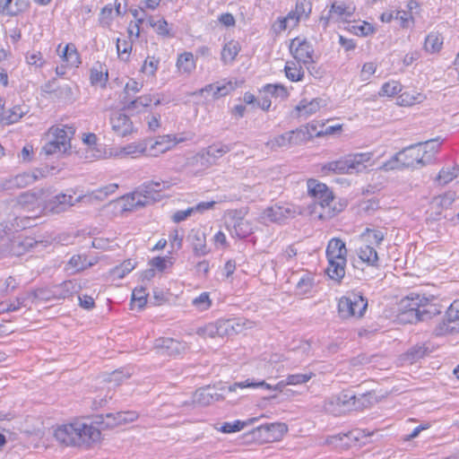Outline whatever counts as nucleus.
Returning <instances> with one entry per match:
<instances>
[{
	"label": "nucleus",
	"mask_w": 459,
	"mask_h": 459,
	"mask_svg": "<svg viewBox=\"0 0 459 459\" xmlns=\"http://www.w3.org/2000/svg\"><path fill=\"white\" fill-rule=\"evenodd\" d=\"M366 401L368 402V398L365 394L357 397L351 392L343 391L326 398L324 402V410L329 414L341 416L353 410L362 409L366 406Z\"/></svg>",
	"instance_id": "423d86ee"
},
{
	"label": "nucleus",
	"mask_w": 459,
	"mask_h": 459,
	"mask_svg": "<svg viewBox=\"0 0 459 459\" xmlns=\"http://www.w3.org/2000/svg\"><path fill=\"white\" fill-rule=\"evenodd\" d=\"M243 82L238 80H224L215 83L208 84L204 88L201 89V93H211L215 99L224 97L230 94L238 87L242 85Z\"/></svg>",
	"instance_id": "393cba45"
},
{
	"label": "nucleus",
	"mask_w": 459,
	"mask_h": 459,
	"mask_svg": "<svg viewBox=\"0 0 459 459\" xmlns=\"http://www.w3.org/2000/svg\"><path fill=\"white\" fill-rule=\"evenodd\" d=\"M148 145L145 140L131 142L124 145H111V159H137L147 155Z\"/></svg>",
	"instance_id": "9b49d317"
},
{
	"label": "nucleus",
	"mask_w": 459,
	"mask_h": 459,
	"mask_svg": "<svg viewBox=\"0 0 459 459\" xmlns=\"http://www.w3.org/2000/svg\"><path fill=\"white\" fill-rule=\"evenodd\" d=\"M212 165V161L203 152H200L187 156L180 169L184 170L187 176L201 177Z\"/></svg>",
	"instance_id": "ddd939ff"
},
{
	"label": "nucleus",
	"mask_w": 459,
	"mask_h": 459,
	"mask_svg": "<svg viewBox=\"0 0 459 459\" xmlns=\"http://www.w3.org/2000/svg\"><path fill=\"white\" fill-rule=\"evenodd\" d=\"M321 173L324 176H329L331 174H350L347 156L322 164Z\"/></svg>",
	"instance_id": "2f4dec72"
},
{
	"label": "nucleus",
	"mask_w": 459,
	"mask_h": 459,
	"mask_svg": "<svg viewBox=\"0 0 459 459\" xmlns=\"http://www.w3.org/2000/svg\"><path fill=\"white\" fill-rule=\"evenodd\" d=\"M459 175V167L453 166L442 169L437 177V181L440 185H446Z\"/></svg>",
	"instance_id": "e2e57ef3"
},
{
	"label": "nucleus",
	"mask_w": 459,
	"mask_h": 459,
	"mask_svg": "<svg viewBox=\"0 0 459 459\" xmlns=\"http://www.w3.org/2000/svg\"><path fill=\"white\" fill-rule=\"evenodd\" d=\"M78 431L77 421H74L57 427L54 432V436L56 440L60 444L77 446Z\"/></svg>",
	"instance_id": "a878e982"
},
{
	"label": "nucleus",
	"mask_w": 459,
	"mask_h": 459,
	"mask_svg": "<svg viewBox=\"0 0 459 459\" xmlns=\"http://www.w3.org/2000/svg\"><path fill=\"white\" fill-rule=\"evenodd\" d=\"M39 244L40 243L34 241L30 238H27L23 240L15 239L11 244L10 254L15 256H20L25 252L38 247Z\"/></svg>",
	"instance_id": "c03bdc74"
},
{
	"label": "nucleus",
	"mask_w": 459,
	"mask_h": 459,
	"mask_svg": "<svg viewBox=\"0 0 459 459\" xmlns=\"http://www.w3.org/2000/svg\"><path fill=\"white\" fill-rule=\"evenodd\" d=\"M147 203L148 200L145 196H143L140 192H134L111 202L109 205H113L115 209L119 212H126L134 210L139 206H143Z\"/></svg>",
	"instance_id": "b1692460"
},
{
	"label": "nucleus",
	"mask_w": 459,
	"mask_h": 459,
	"mask_svg": "<svg viewBox=\"0 0 459 459\" xmlns=\"http://www.w3.org/2000/svg\"><path fill=\"white\" fill-rule=\"evenodd\" d=\"M77 284L73 281H64L60 286L56 287L54 290V295L59 299L69 297L77 291Z\"/></svg>",
	"instance_id": "69168bd1"
},
{
	"label": "nucleus",
	"mask_w": 459,
	"mask_h": 459,
	"mask_svg": "<svg viewBox=\"0 0 459 459\" xmlns=\"http://www.w3.org/2000/svg\"><path fill=\"white\" fill-rule=\"evenodd\" d=\"M440 142L433 139L401 151L404 168H419L429 164L440 148Z\"/></svg>",
	"instance_id": "7ed1b4c3"
},
{
	"label": "nucleus",
	"mask_w": 459,
	"mask_h": 459,
	"mask_svg": "<svg viewBox=\"0 0 459 459\" xmlns=\"http://www.w3.org/2000/svg\"><path fill=\"white\" fill-rule=\"evenodd\" d=\"M183 142L175 134H163L157 136L153 143L148 147L147 155L158 157L172 150L179 143Z\"/></svg>",
	"instance_id": "6ab92c4d"
},
{
	"label": "nucleus",
	"mask_w": 459,
	"mask_h": 459,
	"mask_svg": "<svg viewBox=\"0 0 459 459\" xmlns=\"http://www.w3.org/2000/svg\"><path fill=\"white\" fill-rule=\"evenodd\" d=\"M190 241L194 250V253L198 255H205L209 253V249L206 246L205 235L202 231H192L190 235Z\"/></svg>",
	"instance_id": "37998d69"
},
{
	"label": "nucleus",
	"mask_w": 459,
	"mask_h": 459,
	"mask_svg": "<svg viewBox=\"0 0 459 459\" xmlns=\"http://www.w3.org/2000/svg\"><path fill=\"white\" fill-rule=\"evenodd\" d=\"M385 238L383 230L375 229H366L359 236L362 243L377 247L380 245Z\"/></svg>",
	"instance_id": "8fccbe9b"
},
{
	"label": "nucleus",
	"mask_w": 459,
	"mask_h": 459,
	"mask_svg": "<svg viewBox=\"0 0 459 459\" xmlns=\"http://www.w3.org/2000/svg\"><path fill=\"white\" fill-rule=\"evenodd\" d=\"M174 264V258L171 256H157L153 257L150 261L151 267L154 268L159 272H164L167 269L172 267Z\"/></svg>",
	"instance_id": "338daca9"
},
{
	"label": "nucleus",
	"mask_w": 459,
	"mask_h": 459,
	"mask_svg": "<svg viewBox=\"0 0 459 459\" xmlns=\"http://www.w3.org/2000/svg\"><path fill=\"white\" fill-rule=\"evenodd\" d=\"M210 292L204 291L192 300L193 307L200 312L208 310L212 305Z\"/></svg>",
	"instance_id": "680f3d73"
},
{
	"label": "nucleus",
	"mask_w": 459,
	"mask_h": 459,
	"mask_svg": "<svg viewBox=\"0 0 459 459\" xmlns=\"http://www.w3.org/2000/svg\"><path fill=\"white\" fill-rule=\"evenodd\" d=\"M291 146L301 145L310 141V134L303 127L289 131Z\"/></svg>",
	"instance_id": "0e129e2a"
},
{
	"label": "nucleus",
	"mask_w": 459,
	"mask_h": 459,
	"mask_svg": "<svg viewBox=\"0 0 459 459\" xmlns=\"http://www.w3.org/2000/svg\"><path fill=\"white\" fill-rule=\"evenodd\" d=\"M48 191L39 189L37 191L24 192L17 198V205L23 211L32 212L33 217L45 214V202Z\"/></svg>",
	"instance_id": "9d476101"
},
{
	"label": "nucleus",
	"mask_w": 459,
	"mask_h": 459,
	"mask_svg": "<svg viewBox=\"0 0 459 459\" xmlns=\"http://www.w3.org/2000/svg\"><path fill=\"white\" fill-rule=\"evenodd\" d=\"M325 253L328 262L325 272L330 279L339 282L345 275L346 245L341 238H333L328 241Z\"/></svg>",
	"instance_id": "20e7f679"
},
{
	"label": "nucleus",
	"mask_w": 459,
	"mask_h": 459,
	"mask_svg": "<svg viewBox=\"0 0 459 459\" xmlns=\"http://www.w3.org/2000/svg\"><path fill=\"white\" fill-rule=\"evenodd\" d=\"M368 307V301L359 293H349L338 301V313L342 318H359Z\"/></svg>",
	"instance_id": "1a4fd4ad"
},
{
	"label": "nucleus",
	"mask_w": 459,
	"mask_h": 459,
	"mask_svg": "<svg viewBox=\"0 0 459 459\" xmlns=\"http://www.w3.org/2000/svg\"><path fill=\"white\" fill-rule=\"evenodd\" d=\"M354 7L344 3H334L332 4L329 14L326 17H321L320 22L325 28L330 22H347L353 14Z\"/></svg>",
	"instance_id": "412c9836"
},
{
	"label": "nucleus",
	"mask_w": 459,
	"mask_h": 459,
	"mask_svg": "<svg viewBox=\"0 0 459 459\" xmlns=\"http://www.w3.org/2000/svg\"><path fill=\"white\" fill-rule=\"evenodd\" d=\"M254 326V322L245 318L220 319L198 327L196 329V334L203 339L224 338L226 336L241 333L245 330L251 329Z\"/></svg>",
	"instance_id": "f257e3e1"
},
{
	"label": "nucleus",
	"mask_w": 459,
	"mask_h": 459,
	"mask_svg": "<svg viewBox=\"0 0 459 459\" xmlns=\"http://www.w3.org/2000/svg\"><path fill=\"white\" fill-rule=\"evenodd\" d=\"M286 385L284 384V380L279 382L276 385H271L270 384H267L266 382H264V380L262 381H253L251 379H247L245 381H242V382H238V383H235L229 386V391L230 392H235L237 390V388H257V387H264L267 390H277V391H281V388L283 386H285Z\"/></svg>",
	"instance_id": "473e14b6"
},
{
	"label": "nucleus",
	"mask_w": 459,
	"mask_h": 459,
	"mask_svg": "<svg viewBox=\"0 0 459 459\" xmlns=\"http://www.w3.org/2000/svg\"><path fill=\"white\" fill-rule=\"evenodd\" d=\"M69 128L64 126H55L47 133V142L43 146V152L47 155H61L71 147Z\"/></svg>",
	"instance_id": "0eeeda50"
},
{
	"label": "nucleus",
	"mask_w": 459,
	"mask_h": 459,
	"mask_svg": "<svg viewBox=\"0 0 459 459\" xmlns=\"http://www.w3.org/2000/svg\"><path fill=\"white\" fill-rule=\"evenodd\" d=\"M118 186L117 184H109L96 190L91 191V193L79 195L76 198V201L83 203L85 204H93L97 202H101L105 200L108 195L114 194Z\"/></svg>",
	"instance_id": "c756f323"
},
{
	"label": "nucleus",
	"mask_w": 459,
	"mask_h": 459,
	"mask_svg": "<svg viewBox=\"0 0 459 459\" xmlns=\"http://www.w3.org/2000/svg\"><path fill=\"white\" fill-rule=\"evenodd\" d=\"M290 51L297 62L308 64L313 62L314 49L311 44L303 38H295L290 41Z\"/></svg>",
	"instance_id": "a211bd4d"
},
{
	"label": "nucleus",
	"mask_w": 459,
	"mask_h": 459,
	"mask_svg": "<svg viewBox=\"0 0 459 459\" xmlns=\"http://www.w3.org/2000/svg\"><path fill=\"white\" fill-rule=\"evenodd\" d=\"M266 146L273 151L291 147L289 132L272 137L267 141Z\"/></svg>",
	"instance_id": "5fc2aeb1"
},
{
	"label": "nucleus",
	"mask_w": 459,
	"mask_h": 459,
	"mask_svg": "<svg viewBox=\"0 0 459 459\" xmlns=\"http://www.w3.org/2000/svg\"><path fill=\"white\" fill-rule=\"evenodd\" d=\"M56 53L62 62V65L56 69L57 74L64 75L65 68H76L81 65L80 55L74 44L65 46L59 44L56 48Z\"/></svg>",
	"instance_id": "f8f14e48"
},
{
	"label": "nucleus",
	"mask_w": 459,
	"mask_h": 459,
	"mask_svg": "<svg viewBox=\"0 0 459 459\" xmlns=\"http://www.w3.org/2000/svg\"><path fill=\"white\" fill-rule=\"evenodd\" d=\"M359 260L368 265L376 266L378 262V255L376 247L362 243L357 250Z\"/></svg>",
	"instance_id": "4c0bfd02"
},
{
	"label": "nucleus",
	"mask_w": 459,
	"mask_h": 459,
	"mask_svg": "<svg viewBox=\"0 0 459 459\" xmlns=\"http://www.w3.org/2000/svg\"><path fill=\"white\" fill-rule=\"evenodd\" d=\"M148 292L143 286L136 287L132 293L131 305L133 308L142 309L147 302Z\"/></svg>",
	"instance_id": "6e6d98bb"
},
{
	"label": "nucleus",
	"mask_w": 459,
	"mask_h": 459,
	"mask_svg": "<svg viewBox=\"0 0 459 459\" xmlns=\"http://www.w3.org/2000/svg\"><path fill=\"white\" fill-rule=\"evenodd\" d=\"M308 194L318 202L324 209V212L319 213L320 219L332 218L342 212L346 206L345 202H336L333 192L329 187L316 179H308L307 182Z\"/></svg>",
	"instance_id": "f03ea898"
},
{
	"label": "nucleus",
	"mask_w": 459,
	"mask_h": 459,
	"mask_svg": "<svg viewBox=\"0 0 459 459\" xmlns=\"http://www.w3.org/2000/svg\"><path fill=\"white\" fill-rule=\"evenodd\" d=\"M28 108L25 105H17L5 110L2 114V122L7 125L18 122L26 113Z\"/></svg>",
	"instance_id": "de8ad7c7"
},
{
	"label": "nucleus",
	"mask_w": 459,
	"mask_h": 459,
	"mask_svg": "<svg viewBox=\"0 0 459 459\" xmlns=\"http://www.w3.org/2000/svg\"><path fill=\"white\" fill-rule=\"evenodd\" d=\"M326 105L327 102L323 98L303 99L295 107V114L299 118L307 119L318 113Z\"/></svg>",
	"instance_id": "4be33fe9"
},
{
	"label": "nucleus",
	"mask_w": 459,
	"mask_h": 459,
	"mask_svg": "<svg viewBox=\"0 0 459 459\" xmlns=\"http://www.w3.org/2000/svg\"><path fill=\"white\" fill-rule=\"evenodd\" d=\"M155 348L162 354L178 356L188 350V345L178 340L160 338L155 342Z\"/></svg>",
	"instance_id": "bb28decb"
},
{
	"label": "nucleus",
	"mask_w": 459,
	"mask_h": 459,
	"mask_svg": "<svg viewBox=\"0 0 459 459\" xmlns=\"http://www.w3.org/2000/svg\"><path fill=\"white\" fill-rule=\"evenodd\" d=\"M404 169L401 152L393 155L388 160L385 161L378 169L380 171L388 172L392 170H399Z\"/></svg>",
	"instance_id": "13d9d810"
},
{
	"label": "nucleus",
	"mask_w": 459,
	"mask_h": 459,
	"mask_svg": "<svg viewBox=\"0 0 459 459\" xmlns=\"http://www.w3.org/2000/svg\"><path fill=\"white\" fill-rule=\"evenodd\" d=\"M77 446H90L100 441L101 432L94 425L77 420Z\"/></svg>",
	"instance_id": "5701e85b"
},
{
	"label": "nucleus",
	"mask_w": 459,
	"mask_h": 459,
	"mask_svg": "<svg viewBox=\"0 0 459 459\" xmlns=\"http://www.w3.org/2000/svg\"><path fill=\"white\" fill-rule=\"evenodd\" d=\"M403 307L407 309L410 321L425 320L441 313V307L434 297H427L411 293L402 301Z\"/></svg>",
	"instance_id": "39448f33"
},
{
	"label": "nucleus",
	"mask_w": 459,
	"mask_h": 459,
	"mask_svg": "<svg viewBox=\"0 0 459 459\" xmlns=\"http://www.w3.org/2000/svg\"><path fill=\"white\" fill-rule=\"evenodd\" d=\"M160 57L147 56L140 67V74L147 80H154L160 67Z\"/></svg>",
	"instance_id": "72a5a7b5"
},
{
	"label": "nucleus",
	"mask_w": 459,
	"mask_h": 459,
	"mask_svg": "<svg viewBox=\"0 0 459 459\" xmlns=\"http://www.w3.org/2000/svg\"><path fill=\"white\" fill-rule=\"evenodd\" d=\"M175 65L179 76L188 77L196 68V58L192 52L185 51L178 55Z\"/></svg>",
	"instance_id": "7c9ffc66"
},
{
	"label": "nucleus",
	"mask_w": 459,
	"mask_h": 459,
	"mask_svg": "<svg viewBox=\"0 0 459 459\" xmlns=\"http://www.w3.org/2000/svg\"><path fill=\"white\" fill-rule=\"evenodd\" d=\"M229 152L230 147L225 144H214L203 151L204 154H205V156L208 157L211 161H212V164L217 159L222 157Z\"/></svg>",
	"instance_id": "052dcab7"
},
{
	"label": "nucleus",
	"mask_w": 459,
	"mask_h": 459,
	"mask_svg": "<svg viewBox=\"0 0 459 459\" xmlns=\"http://www.w3.org/2000/svg\"><path fill=\"white\" fill-rule=\"evenodd\" d=\"M138 418L135 411H119L106 415V424L109 427H117L134 421Z\"/></svg>",
	"instance_id": "f704fd0d"
},
{
	"label": "nucleus",
	"mask_w": 459,
	"mask_h": 459,
	"mask_svg": "<svg viewBox=\"0 0 459 459\" xmlns=\"http://www.w3.org/2000/svg\"><path fill=\"white\" fill-rule=\"evenodd\" d=\"M221 399V394L213 392V390L209 387L199 389L194 394V402L200 405H209Z\"/></svg>",
	"instance_id": "ea45409f"
},
{
	"label": "nucleus",
	"mask_w": 459,
	"mask_h": 459,
	"mask_svg": "<svg viewBox=\"0 0 459 459\" xmlns=\"http://www.w3.org/2000/svg\"><path fill=\"white\" fill-rule=\"evenodd\" d=\"M424 100L425 96L420 92L414 91H404L398 96L397 104L400 106H412L422 102Z\"/></svg>",
	"instance_id": "864d4df0"
},
{
	"label": "nucleus",
	"mask_w": 459,
	"mask_h": 459,
	"mask_svg": "<svg viewBox=\"0 0 459 459\" xmlns=\"http://www.w3.org/2000/svg\"><path fill=\"white\" fill-rule=\"evenodd\" d=\"M240 51V45L236 40H230L223 45L221 53V61L225 65L232 64Z\"/></svg>",
	"instance_id": "79ce46f5"
},
{
	"label": "nucleus",
	"mask_w": 459,
	"mask_h": 459,
	"mask_svg": "<svg viewBox=\"0 0 459 459\" xmlns=\"http://www.w3.org/2000/svg\"><path fill=\"white\" fill-rule=\"evenodd\" d=\"M385 152L380 153L375 158V153L372 152H357L347 155L350 174L354 172H361L368 167L376 164V161L384 156Z\"/></svg>",
	"instance_id": "dca6fc26"
},
{
	"label": "nucleus",
	"mask_w": 459,
	"mask_h": 459,
	"mask_svg": "<svg viewBox=\"0 0 459 459\" xmlns=\"http://www.w3.org/2000/svg\"><path fill=\"white\" fill-rule=\"evenodd\" d=\"M108 80V69L101 64L93 65L90 70L91 84L95 87L105 88Z\"/></svg>",
	"instance_id": "c9c22d12"
},
{
	"label": "nucleus",
	"mask_w": 459,
	"mask_h": 459,
	"mask_svg": "<svg viewBox=\"0 0 459 459\" xmlns=\"http://www.w3.org/2000/svg\"><path fill=\"white\" fill-rule=\"evenodd\" d=\"M257 420H258V418H249L247 420H237L232 422H224L218 429V430L222 433H226V434L235 433V432L241 431L242 429H244L245 428H247L248 426L253 425Z\"/></svg>",
	"instance_id": "a18cd8bd"
},
{
	"label": "nucleus",
	"mask_w": 459,
	"mask_h": 459,
	"mask_svg": "<svg viewBox=\"0 0 459 459\" xmlns=\"http://www.w3.org/2000/svg\"><path fill=\"white\" fill-rule=\"evenodd\" d=\"M299 23L297 17L290 12L286 16L278 17L273 24V29L276 33H281L295 28Z\"/></svg>",
	"instance_id": "49530a36"
},
{
	"label": "nucleus",
	"mask_w": 459,
	"mask_h": 459,
	"mask_svg": "<svg viewBox=\"0 0 459 459\" xmlns=\"http://www.w3.org/2000/svg\"><path fill=\"white\" fill-rule=\"evenodd\" d=\"M43 291H30L19 295L13 300L0 302V314L15 312L22 307H29L31 304L36 303L39 298H42Z\"/></svg>",
	"instance_id": "2eb2a0df"
},
{
	"label": "nucleus",
	"mask_w": 459,
	"mask_h": 459,
	"mask_svg": "<svg viewBox=\"0 0 459 459\" xmlns=\"http://www.w3.org/2000/svg\"><path fill=\"white\" fill-rule=\"evenodd\" d=\"M286 77L291 82H300L303 80L305 72L299 63L288 61L284 67Z\"/></svg>",
	"instance_id": "603ef678"
},
{
	"label": "nucleus",
	"mask_w": 459,
	"mask_h": 459,
	"mask_svg": "<svg viewBox=\"0 0 459 459\" xmlns=\"http://www.w3.org/2000/svg\"><path fill=\"white\" fill-rule=\"evenodd\" d=\"M136 261L134 259H126L122 262L119 265L112 268L108 274L112 281L121 280L125 278L128 273H130L136 267Z\"/></svg>",
	"instance_id": "58836bf2"
},
{
	"label": "nucleus",
	"mask_w": 459,
	"mask_h": 459,
	"mask_svg": "<svg viewBox=\"0 0 459 459\" xmlns=\"http://www.w3.org/2000/svg\"><path fill=\"white\" fill-rule=\"evenodd\" d=\"M231 215V223H230V234L232 237L244 238L252 234L255 230L254 223L245 219L241 215V212L238 211H231L230 212Z\"/></svg>",
	"instance_id": "aec40b11"
},
{
	"label": "nucleus",
	"mask_w": 459,
	"mask_h": 459,
	"mask_svg": "<svg viewBox=\"0 0 459 459\" xmlns=\"http://www.w3.org/2000/svg\"><path fill=\"white\" fill-rule=\"evenodd\" d=\"M147 22L158 34L161 36H168L169 34V24L165 19L160 18L156 20L155 17L150 16L147 19Z\"/></svg>",
	"instance_id": "774afa93"
},
{
	"label": "nucleus",
	"mask_w": 459,
	"mask_h": 459,
	"mask_svg": "<svg viewBox=\"0 0 459 459\" xmlns=\"http://www.w3.org/2000/svg\"><path fill=\"white\" fill-rule=\"evenodd\" d=\"M97 263L95 259H88L81 255H74L68 262L67 270L72 273L80 272L85 270Z\"/></svg>",
	"instance_id": "09e8293b"
},
{
	"label": "nucleus",
	"mask_w": 459,
	"mask_h": 459,
	"mask_svg": "<svg viewBox=\"0 0 459 459\" xmlns=\"http://www.w3.org/2000/svg\"><path fill=\"white\" fill-rule=\"evenodd\" d=\"M403 90L402 84L395 80H390L385 82L378 92L380 97L392 98L400 93Z\"/></svg>",
	"instance_id": "4d7b16f0"
},
{
	"label": "nucleus",
	"mask_w": 459,
	"mask_h": 459,
	"mask_svg": "<svg viewBox=\"0 0 459 459\" xmlns=\"http://www.w3.org/2000/svg\"><path fill=\"white\" fill-rule=\"evenodd\" d=\"M77 203L79 202L76 201V198H74L71 194H58L50 197L48 193V197L45 202V214H58L64 212Z\"/></svg>",
	"instance_id": "f3484780"
},
{
	"label": "nucleus",
	"mask_w": 459,
	"mask_h": 459,
	"mask_svg": "<svg viewBox=\"0 0 459 459\" xmlns=\"http://www.w3.org/2000/svg\"><path fill=\"white\" fill-rule=\"evenodd\" d=\"M299 208L291 204L277 203L264 209L257 217V221L268 225L269 223L281 224L287 220L293 219L299 214Z\"/></svg>",
	"instance_id": "6e6552de"
},
{
	"label": "nucleus",
	"mask_w": 459,
	"mask_h": 459,
	"mask_svg": "<svg viewBox=\"0 0 459 459\" xmlns=\"http://www.w3.org/2000/svg\"><path fill=\"white\" fill-rule=\"evenodd\" d=\"M109 152H111V145L107 146L100 143H95L93 146H85L86 159H111V156H109Z\"/></svg>",
	"instance_id": "a19ab883"
},
{
	"label": "nucleus",
	"mask_w": 459,
	"mask_h": 459,
	"mask_svg": "<svg viewBox=\"0 0 459 459\" xmlns=\"http://www.w3.org/2000/svg\"><path fill=\"white\" fill-rule=\"evenodd\" d=\"M316 285V274L311 272L303 273L297 284V293L301 296L309 295Z\"/></svg>",
	"instance_id": "e433bc0d"
},
{
	"label": "nucleus",
	"mask_w": 459,
	"mask_h": 459,
	"mask_svg": "<svg viewBox=\"0 0 459 459\" xmlns=\"http://www.w3.org/2000/svg\"><path fill=\"white\" fill-rule=\"evenodd\" d=\"M312 11V4L307 0H299L296 3L295 8L290 11L297 19L300 22L302 19L308 18Z\"/></svg>",
	"instance_id": "bf43d9fd"
},
{
	"label": "nucleus",
	"mask_w": 459,
	"mask_h": 459,
	"mask_svg": "<svg viewBox=\"0 0 459 459\" xmlns=\"http://www.w3.org/2000/svg\"><path fill=\"white\" fill-rule=\"evenodd\" d=\"M161 93L143 94L126 105V108L134 112H141L152 106H159L162 103Z\"/></svg>",
	"instance_id": "c85d7f7f"
},
{
	"label": "nucleus",
	"mask_w": 459,
	"mask_h": 459,
	"mask_svg": "<svg viewBox=\"0 0 459 459\" xmlns=\"http://www.w3.org/2000/svg\"><path fill=\"white\" fill-rule=\"evenodd\" d=\"M444 39L438 32H430L425 39L424 49L429 54L438 53L443 48Z\"/></svg>",
	"instance_id": "3c124183"
},
{
	"label": "nucleus",
	"mask_w": 459,
	"mask_h": 459,
	"mask_svg": "<svg viewBox=\"0 0 459 459\" xmlns=\"http://www.w3.org/2000/svg\"><path fill=\"white\" fill-rule=\"evenodd\" d=\"M260 436L267 442L281 440L288 432V426L282 422L264 424L255 429Z\"/></svg>",
	"instance_id": "cd10ccee"
},
{
	"label": "nucleus",
	"mask_w": 459,
	"mask_h": 459,
	"mask_svg": "<svg viewBox=\"0 0 459 459\" xmlns=\"http://www.w3.org/2000/svg\"><path fill=\"white\" fill-rule=\"evenodd\" d=\"M109 125L112 132L119 137H126L136 132L130 117L120 110L113 111L110 114Z\"/></svg>",
	"instance_id": "4468645a"
}]
</instances>
